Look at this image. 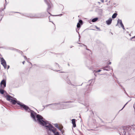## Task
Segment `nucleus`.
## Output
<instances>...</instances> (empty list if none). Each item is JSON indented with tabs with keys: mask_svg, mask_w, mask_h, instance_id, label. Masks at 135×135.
Masks as SVG:
<instances>
[{
	"mask_svg": "<svg viewBox=\"0 0 135 135\" xmlns=\"http://www.w3.org/2000/svg\"><path fill=\"white\" fill-rule=\"evenodd\" d=\"M37 118L39 124L45 126L46 129L52 132L54 135H60L59 133L57 131V129L49 123L48 121L45 120L44 119L41 115L38 114L37 115Z\"/></svg>",
	"mask_w": 135,
	"mask_h": 135,
	"instance_id": "f257e3e1",
	"label": "nucleus"
},
{
	"mask_svg": "<svg viewBox=\"0 0 135 135\" xmlns=\"http://www.w3.org/2000/svg\"><path fill=\"white\" fill-rule=\"evenodd\" d=\"M131 128L129 126H124L121 128L119 130L120 132V135H130V131Z\"/></svg>",
	"mask_w": 135,
	"mask_h": 135,
	"instance_id": "f03ea898",
	"label": "nucleus"
},
{
	"mask_svg": "<svg viewBox=\"0 0 135 135\" xmlns=\"http://www.w3.org/2000/svg\"><path fill=\"white\" fill-rule=\"evenodd\" d=\"M50 108L52 109H62L64 108V105L60 103L50 104Z\"/></svg>",
	"mask_w": 135,
	"mask_h": 135,
	"instance_id": "7ed1b4c3",
	"label": "nucleus"
},
{
	"mask_svg": "<svg viewBox=\"0 0 135 135\" xmlns=\"http://www.w3.org/2000/svg\"><path fill=\"white\" fill-rule=\"evenodd\" d=\"M17 104L20 106L21 109L22 110L24 109L26 112H29L31 110V109L28 106L23 104L21 103L19 101H18V102H17Z\"/></svg>",
	"mask_w": 135,
	"mask_h": 135,
	"instance_id": "20e7f679",
	"label": "nucleus"
},
{
	"mask_svg": "<svg viewBox=\"0 0 135 135\" xmlns=\"http://www.w3.org/2000/svg\"><path fill=\"white\" fill-rule=\"evenodd\" d=\"M7 100L10 101L13 104H15L16 103H17L18 101H17L15 99H12L11 98H13L11 96L9 95H7Z\"/></svg>",
	"mask_w": 135,
	"mask_h": 135,
	"instance_id": "39448f33",
	"label": "nucleus"
},
{
	"mask_svg": "<svg viewBox=\"0 0 135 135\" xmlns=\"http://www.w3.org/2000/svg\"><path fill=\"white\" fill-rule=\"evenodd\" d=\"M45 1L48 6V7L47 8V11L49 14H51L49 11L51 8V2L49 0H45Z\"/></svg>",
	"mask_w": 135,
	"mask_h": 135,
	"instance_id": "423d86ee",
	"label": "nucleus"
},
{
	"mask_svg": "<svg viewBox=\"0 0 135 135\" xmlns=\"http://www.w3.org/2000/svg\"><path fill=\"white\" fill-rule=\"evenodd\" d=\"M30 112L31 113V118H32L35 121H36V119L35 117V115H36V117H37V115L38 114H37V113L31 110L30 111Z\"/></svg>",
	"mask_w": 135,
	"mask_h": 135,
	"instance_id": "0eeeda50",
	"label": "nucleus"
},
{
	"mask_svg": "<svg viewBox=\"0 0 135 135\" xmlns=\"http://www.w3.org/2000/svg\"><path fill=\"white\" fill-rule=\"evenodd\" d=\"M6 85V80L5 79L3 80L0 83V88L1 89H4Z\"/></svg>",
	"mask_w": 135,
	"mask_h": 135,
	"instance_id": "6e6552de",
	"label": "nucleus"
},
{
	"mask_svg": "<svg viewBox=\"0 0 135 135\" xmlns=\"http://www.w3.org/2000/svg\"><path fill=\"white\" fill-rule=\"evenodd\" d=\"M45 16V13H38L35 15L34 16L32 17H35L36 18H42L44 17Z\"/></svg>",
	"mask_w": 135,
	"mask_h": 135,
	"instance_id": "1a4fd4ad",
	"label": "nucleus"
},
{
	"mask_svg": "<svg viewBox=\"0 0 135 135\" xmlns=\"http://www.w3.org/2000/svg\"><path fill=\"white\" fill-rule=\"evenodd\" d=\"M1 64H2L3 66L4 67V68L6 69V68L7 64L6 61L4 60L3 57L1 58Z\"/></svg>",
	"mask_w": 135,
	"mask_h": 135,
	"instance_id": "9d476101",
	"label": "nucleus"
},
{
	"mask_svg": "<svg viewBox=\"0 0 135 135\" xmlns=\"http://www.w3.org/2000/svg\"><path fill=\"white\" fill-rule=\"evenodd\" d=\"M83 24V21L81 20H79V22L78 23L77 27V28H79L80 27V24L81 25H82Z\"/></svg>",
	"mask_w": 135,
	"mask_h": 135,
	"instance_id": "9b49d317",
	"label": "nucleus"
},
{
	"mask_svg": "<svg viewBox=\"0 0 135 135\" xmlns=\"http://www.w3.org/2000/svg\"><path fill=\"white\" fill-rule=\"evenodd\" d=\"M103 70L106 71H109L110 70L111 68L109 66L104 67L102 68Z\"/></svg>",
	"mask_w": 135,
	"mask_h": 135,
	"instance_id": "f8f14e48",
	"label": "nucleus"
},
{
	"mask_svg": "<svg viewBox=\"0 0 135 135\" xmlns=\"http://www.w3.org/2000/svg\"><path fill=\"white\" fill-rule=\"evenodd\" d=\"M112 21V19L111 18H110L108 20L106 21V23L107 25H110L111 24Z\"/></svg>",
	"mask_w": 135,
	"mask_h": 135,
	"instance_id": "ddd939ff",
	"label": "nucleus"
},
{
	"mask_svg": "<svg viewBox=\"0 0 135 135\" xmlns=\"http://www.w3.org/2000/svg\"><path fill=\"white\" fill-rule=\"evenodd\" d=\"M91 90V89H89L88 91H85V93H84V94L85 95V96H86L89 95V94L90 93Z\"/></svg>",
	"mask_w": 135,
	"mask_h": 135,
	"instance_id": "4468645a",
	"label": "nucleus"
},
{
	"mask_svg": "<svg viewBox=\"0 0 135 135\" xmlns=\"http://www.w3.org/2000/svg\"><path fill=\"white\" fill-rule=\"evenodd\" d=\"M72 122L73 125V127H76V124H75V119H72Z\"/></svg>",
	"mask_w": 135,
	"mask_h": 135,
	"instance_id": "2eb2a0df",
	"label": "nucleus"
},
{
	"mask_svg": "<svg viewBox=\"0 0 135 135\" xmlns=\"http://www.w3.org/2000/svg\"><path fill=\"white\" fill-rule=\"evenodd\" d=\"M119 23L121 27L123 25L121 20L118 19V23Z\"/></svg>",
	"mask_w": 135,
	"mask_h": 135,
	"instance_id": "dca6fc26",
	"label": "nucleus"
},
{
	"mask_svg": "<svg viewBox=\"0 0 135 135\" xmlns=\"http://www.w3.org/2000/svg\"><path fill=\"white\" fill-rule=\"evenodd\" d=\"M117 15V13H114L112 16V18H115L116 17Z\"/></svg>",
	"mask_w": 135,
	"mask_h": 135,
	"instance_id": "f3484780",
	"label": "nucleus"
},
{
	"mask_svg": "<svg viewBox=\"0 0 135 135\" xmlns=\"http://www.w3.org/2000/svg\"><path fill=\"white\" fill-rule=\"evenodd\" d=\"M98 18H95L92 19V21L93 22H95L96 21L98 20Z\"/></svg>",
	"mask_w": 135,
	"mask_h": 135,
	"instance_id": "a211bd4d",
	"label": "nucleus"
},
{
	"mask_svg": "<svg viewBox=\"0 0 135 135\" xmlns=\"http://www.w3.org/2000/svg\"><path fill=\"white\" fill-rule=\"evenodd\" d=\"M3 89H0V93L2 94H3L4 93V90Z\"/></svg>",
	"mask_w": 135,
	"mask_h": 135,
	"instance_id": "6ab92c4d",
	"label": "nucleus"
},
{
	"mask_svg": "<svg viewBox=\"0 0 135 135\" xmlns=\"http://www.w3.org/2000/svg\"><path fill=\"white\" fill-rule=\"evenodd\" d=\"M54 126H55L58 129H59V127L58 126L57 123H55L54 124Z\"/></svg>",
	"mask_w": 135,
	"mask_h": 135,
	"instance_id": "aec40b11",
	"label": "nucleus"
},
{
	"mask_svg": "<svg viewBox=\"0 0 135 135\" xmlns=\"http://www.w3.org/2000/svg\"><path fill=\"white\" fill-rule=\"evenodd\" d=\"M63 127L62 126L60 128L59 127V129H58L60 131H62L63 130L62 128H63Z\"/></svg>",
	"mask_w": 135,
	"mask_h": 135,
	"instance_id": "412c9836",
	"label": "nucleus"
},
{
	"mask_svg": "<svg viewBox=\"0 0 135 135\" xmlns=\"http://www.w3.org/2000/svg\"><path fill=\"white\" fill-rule=\"evenodd\" d=\"M4 9H3L2 8H1L0 9V12H2V11H3V10H4V9H5V6L4 5Z\"/></svg>",
	"mask_w": 135,
	"mask_h": 135,
	"instance_id": "4be33fe9",
	"label": "nucleus"
},
{
	"mask_svg": "<svg viewBox=\"0 0 135 135\" xmlns=\"http://www.w3.org/2000/svg\"><path fill=\"white\" fill-rule=\"evenodd\" d=\"M128 102H127V103H126V104H125L124 105V106L123 107V108H122V109H121L120 110H122L124 108V107H125V106L126 105V104H127V103H128Z\"/></svg>",
	"mask_w": 135,
	"mask_h": 135,
	"instance_id": "5701e85b",
	"label": "nucleus"
},
{
	"mask_svg": "<svg viewBox=\"0 0 135 135\" xmlns=\"http://www.w3.org/2000/svg\"><path fill=\"white\" fill-rule=\"evenodd\" d=\"M83 46H85V47H86V50H90L89 49H87V46H86V45H84V44H83Z\"/></svg>",
	"mask_w": 135,
	"mask_h": 135,
	"instance_id": "b1692460",
	"label": "nucleus"
},
{
	"mask_svg": "<svg viewBox=\"0 0 135 135\" xmlns=\"http://www.w3.org/2000/svg\"><path fill=\"white\" fill-rule=\"evenodd\" d=\"M134 38H135V40H133V41H135V36L132 37L131 38V39L132 40V39H133Z\"/></svg>",
	"mask_w": 135,
	"mask_h": 135,
	"instance_id": "393cba45",
	"label": "nucleus"
},
{
	"mask_svg": "<svg viewBox=\"0 0 135 135\" xmlns=\"http://www.w3.org/2000/svg\"><path fill=\"white\" fill-rule=\"evenodd\" d=\"M101 71V70H97V71H96L95 72H96V73H97V72H100Z\"/></svg>",
	"mask_w": 135,
	"mask_h": 135,
	"instance_id": "a878e982",
	"label": "nucleus"
},
{
	"mask_svg": "<svg viewBox=\"0 0 135 135\" xmlns=\"http://www.w3.org/2000/svg\"><path fill=\"white\" fill-rule=\"evenodd\" d=\"M50 104H47V105H45V107H47L49 106H50Z\"/></svg>",
	"mask_w": 135,
	"mask_h": 135,
	"instance_id": "bb28decb",
	"label": "nucleus"
},
{
	"mask_svg": "<svg viewBox=\"0 0 135 135\" xmlns=\"http://www.w3.org/2000/svg\"><path fill=\"white\" fill-rule=\"evenodd\" d=\"M121 27L122 28H123V30H125V28H124V25H123V26H122Z\"/></svg>",
	"mask_w": 135,
	"mask_h": 135,
	"instance_id": "cd10ccee",
	"label": "nucleus"
},
{
	"mask_svg": "<svg viewBox=\"0 0 135 135\" xmlns=\"http://www.w3.org/2000/svg\"><path fill=\"white\" fill-rule=\"evenodd\" d=\"M94 83V82H93V83H90L89 84V86L92 85Z\"/></svg>",
	"mask_w": 135,
	"mask_h": 135,
	"instance_id": "c85d7f7f",
	"label": "nucleus"
},
{
	"mask_svg": "<svg viewBox=\"0 0 135 135\" xmlns=\"http://www.w3.org/2000/svg\"><path fill=\"white\" fill-rule=\"evenodd\" d=\"M68 83L69 84H71V83H70V80L69 81H68Z\"/></svg>",
	"mask_w": 135,
	"mask_h": 135,
	"instance_id": "c756f323",
	"label": "nucleus"
},
{
	"mask_svg": "<svg viewBox=\"0 0 135 135\" xmlns=\"http://www.w3.org/2000/svg\"><path fill=\"white\" fill-rule=\"evenodd\" d=\"M24 57L25 59H26V60H27V57H26V56H24Z\"/></svg>",
	"mask_w": 135,
	"mask_h": 135,
	"instance_id": "7c9ffc66",
	"label": "nucleus"
},
{
	"mask_svg": "<svg viewBox=\"0 0 135 135\" xmlns=\"http://www.w3.org/2000/svg\"><path fill=\"white\" fill-rule=\"evenodd\" d=\"M79 30V29H78V30H77V29H76V31L78 32V33L79 34V32H78V30Z\"/></svg>",
	"mask_w": 135,
	"mask_h": 135,
	"instance_id": "2f4dec72",
	"label": "nucleus"
},
{
	"mask_svg": "<svg viewBox=\"0 0 135 135\" xmlns=\"http://www.w3.org/2000/svg\"><path fill=\"white\" fill-rule=\"evenodd\" d=\"M49 21L50 22H52L51 21H50V16H49Z\"/></svg>",
	"mask_w": 135,
	"mask_h": 135,
	"instance_id": "473e14b6",
	"label": "nucleus"
},
{
	"mask_svg": "<svg viewBox=\"0 0 135 135\" xmlns=\"http://www.w3.org/2000/svg\"><path fill=\"white\" fill-rule=\"evenodd\" d=\"M61 133L62 134H63V133L64 132V131H63V130H62V131H61Z\"/></svg>",
	"mask_w": 135,
	"mask_h": 135,
	"instance_id": "72a5a7b5",
	"label": "nucleus"
},
{
	"mask_svg": "<svg viewBox=\"0 0 135 135\" xmlns=\"http://www.w3.org/2000/svg\"><path fill=\"white\" fill-rule=\"evenodd\" d=\"M96 28L97 29H98V30H100V29L99 28L97 27H96Z\"/></svg>",
	"mask_w": 135,
	"mask_h": 135,
	"instance_id": "f704fd0d",
	"label": "nucleus"
},
{
	"mask_svg": "<svg viewBox=\"0 0 135 135\" xmlns=\"http://www.w3.org/2000/svg\"><path fill=\"white\" fill-rule=\"evenodd\" d=\"M101 1L103 3L104 2V0H101Z\"/></svg>",
	"mask_w": 135,
	"mask_h": 135,
	"instance_id": "c9c22d12",
	"label": "nucleus"
},
{
	"mask_svg": "<svg viewBox=\"0 0 135 135\" xmlns=\"http://www.w3.org/2000/svg\"><path fill=\"white\" fill-rule=\"evenodd\" d=\"M93 80H94L93 79H92V80H89V82H90V81H92Z\"/></svg>",
	"mask_w": 135,
	"mask_h": 135,
	"instance_id": "e433bc0d",
	"label": "nucleus"
},
{
	"mask_svg": "<svg viewBox=\"0 0 135 135\" xmlns=\"http://www.w3.org/2000/svg\"><path fill=\"white\" fill-rule=\"evenodd\" d=\"M9 65H8V68H7V69H9Z\"/></svg>",
	"mask_w": 135,
	"mask_h": 135,
	"instance_id": "4c0bfd02",
	"label": "nucleus"
},
{
	"mask_svg": "<svg viewBox=\"0 0 135 135\" xmlns=\"http://www.w3.org/2000/svg\"><path fill=\"white\" fill-rule=\"evenodd\" d=\"M55 64H56V65H58V66L59 67V65L57 63H55Z\"/></svg>",
	"mask_w": 135,
	"mask_h": 135,
	"instance_id": "58836bf2",
	"label": "nucleus"
},
{
	"mask_svg": "<svg viewBox=\"0 0 135 135\" xmlns=\"http://www.w3.org/2000/svg\"><path fill=\"white\" fill-rule=\"evenodd\" d=\"M111 62H109V63H108V65H110L111 64Z\"/></svg>",
	"mask_w": 135,
	"mask_h": 135,
	"instance_id": "ea45409f",
	"label": "nucleus"
},
{
	"mask_svg": "<svg viewBox=\"0 0 135 135\" xmlns=\"http://www.w3.org/2000/svg\"><path fill=\"white\" fill-rule=\"evenodd\" d=\"M27 61L31 64V62H29L27 60Z\"/></svg>",
	"mask_w": 135,
	"mask_h": 135,
	"instance_id": "a19ab883",
	"label": "nucleus"
},
{
	"mask_svg": "<svg viewBox=\"0 0 135 135\" xmlns=\"http://www.w3.org/2000/svg\"><path fill=\"white\" fill-rule=\"evenodd\" d=\"M25 61H24L23 62H22V63L23 64H24V63H25Z\"/></svg>",
	"mask_w": 135,
	"mask_h": 135,
	"instance_id": "79ce46f5",
	"label": "nucleus"
},
{
	"mask_svg": "<svg viewBox=\"0 0 135 135\" xmlns=\"http://www.w3.org/2000/svg\"><path fill=\"white\" fill-rule=\"evenodd\" d=\"M71 101H69V102H68V103H69V102H70V103H71ZM66 103H68V102H66Z\"/></svg>",
	"mask_w": 135,
	"mask_h": 135,
	"instance_id": "37998d69",
	"label": "nucleus"
},
{
	"mask_svg": "<svg viewBox=\"0 0 135 135\" xmlns=\"http://www.w3.org/2000/svg\"><path fill=\"white\" fill-rule=\"evenodd\" d=\"M43 107H44V108H45V107H44V105H43Z\"/></svg>",
	"mask_w": 135,
	"mask_h": 135,
	"instance_id": "c03bdc74",
	"label": "nucleus"
},
{
	"mask_svg": "<svg viewBox=\"0 0 135 135\" xmlns=\"http://www.w3.org/2000/svg\"><path fill=\"white\" fill-rule=\"evenodd\" d=\"M62 15V14H61L60 15H60V16H61V15Z\"/></svg>",
	"mask_w": 135,
	"mask_h": 135,
	"instance_id": "a18cd8bd",
	"label": "nucleus"
},
{
	"mask_svg": "<svg viewBox=\"0 0 135 135\" xmlns=\"http://www.w3.org/2000/svg\"><path fill=\"white\" fill-rule=\"evenodd\" d=\"M129 35H130V36H131V34H129Z\"/></svg>",
	"mask_w": 135,
	"mask_h": 135,
	"instance_id": "49530a36",
	"label": "nucleus"
},
{
	"mask_svg": "<svg viewBox=\"0 0 135 135\" xmlns=\"http://www.w3.org/2000/svg\"><path fill=\"white\" fill-rule=\"evenodd\" d=\"M68 65L69 66V64H68Z\"/></svg>",
	"mask_w": 135,
	"mask_h": 135,
	"instance_id": "de8ad7c7",
	"label": "nucleus"
},
{
	"mask_svg": "<svg viewBox=\"0 0 135 135\" xmlns=\"http://www.w3.org/2000/svg\"><path fill=\"white\" fill-rule=\"evenodd\" d=\"M82 84H83V83H82V84H81V85H82Z\"/></svg>",
	"mask_w": 135,
	"mask_h": 135,
	"instance_id": "09e8293b",
	"label": "nucleus"
},
{
	"mask_svg": "<svg viewBox=\"0 0 135 135\" xmlns=\"http://www.w3.org/2000/svg\"><path fill=\"white\" fill-rule=\"evenodd\" d=\"M82 84H83V83H82V84H81V85H82Z\"/></svg>",
	"mask_w": 135,
	"mask_h": 135,
	"instance_id": "8fccbe9b",
	"label": "nucleus"
},
{
	"mask_svg": "<svg viewBox=\"0 0 135 135\" xmlns=\"http://www.w3.org/2000/svg\"><path fill=\"white\" fill-rule=\"evenodd\" d=\"M5 1H6V0H5Z\"/></svg>",
	"mask_w": 135,
	"mask_h": 135,
	"instance_id": "3c124183",
	"label": "nucleus"
}]
</instances>
